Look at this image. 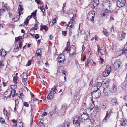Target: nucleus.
<instances>
[{"mask_svg": "<svg viewBox=\"0 0 127 127\" xmlns=\"http://www.w3.org/2000/svg\"><path fill=\"white\" fill-rule=\"evenodd\" d=\"M5 122L4 120L2 118L0 117V122L1 123H4Z\"/></svg>", "mask_w": 127, "mask_h": 127, "instance_id": "49", "label": "nucleus"}, {"mask_svg": "<svg viewBox=\"0 0 127 127\" xmlns=\"http://www.w3.org/2000/svg\"><path fill=\"white\" fill-rule=\"evenodd\" d=\"M35 37V38L38 39L39 37V35L38 34H36Z\"/></svg>", "mask_w": 127, "mask_h": 127, "instance_id": "64", "label": "nucleus"}, {"mask_svg": "<svg viewBox=\"0 0 127 127\" xmlns=\"http://www.w3.org/2000/svg\"><path fill=\"white\" fill-rule=\"evenodd\" d=\"M2 61H0V67L3 66V65L2 64Z\"/></svg>", "mask_w": 127, "mask_h": 127, "instance_id": "62", "label": "nucleus"}, {"mask_svg": "<svg viewBox=\"0 0 127 127\" xmlns=\"http://www.w3.org/2000/svg\"><path fill=\"white\" fill-rule=\"evenodd\" d=\"M111 69V66L109 65H107L106 68V70L108 72H109L110 73Z\"/></svg>", "mask_w": 127, "mask_h": 127, "instance_id": "37", "label": "nucleus"}, {"mask_svg": "<svg viewBox=\"0 0 127 127\" xmlns=\"http://www.w3.org/2000/svg\"><path fill=\"white\" fill-rule=\"evenodd\" d=\"M2 9L3 11H5V9H6L7 11H8V10H9V8H7V7L5 6H3L2 8Z\"/></svg>", "mask_w": 127, "mask_h": 127, "instance_id": "46", "label": "nucleus"}, {"mask_svg": "<svg viewBox=\"0 0 127 127\" xmlns=\"http://www.w3.org/2000/svg\"><path fill=\"white\" fill-rule=\"evenodd\" d=\"M79 119V122L80 123H85L86 120H84L83 119L80 118Z\"/></svg>", "mask_w": 127, "mask_h": 127, "instance_id": "48", "label": "nucleus"}, {"mask_svg": "<svg viewBox=\"0 0 127 127\" xmlns=\"http://www.w3.org/2000/svg\"><path fill=\"white\" fill-rule=\"evenodd\" d=\"M110 73L109 72H108L105 70L103 72V76L104 77L107 76L109 75Z\"/></svg>", "mask_w": 127, "mask_h": 127, "instance_id": "28", "label": "nucleus"}, {"mask_svg": "<svg viewBox=\"0 0 127 127\" xmlns=\"http://www.w3.org/2000/svg\"><path fill=\"white\" fill-rule=\"evenodd\" d=\"M12 93V91L9 89L7 90L4 93V98H6L7 97L9 98Z\"/></svg>", "mask_w": 127, "mask_h": 127, "instance_id": "10", "label": "nucleus"}, {"mask_svg": "<svg viewBox=\"0 0 127 127\" xmlns=\"http://www.w3.org/2000/svg\"><path fill=\"white\" fill-rule=\"evenodd\" d=\"M79 117L78 116H76L73 120V123L76 127H78L80 125L79 120Z\"/></svg>", "mask_w": 127, "mask_h": 127, "instance_id": "7", "label": "nucleus"}, {"mask_svg": "<svg viewBox=\"0 0 127 127\" xmlns=\"http://www.w3.org/2000/svg\"><path fill=\"white\" fill-rule=\"evenodd\" d=\"M107 107L106 105H103L102 106V108L103 109L105 110Z\"/></svg>", "mask_w": 127, "mask_h": 127, "instance_id": "59", "label": "nucleus"}, {"mask_svg": "<svg viewBox=\"0 0 127 127\" xmlns=\"http://www.w3.org/2000/svg\"><path fill=\"white\" fill-rule=\"evenodd\" d=\"M55 23V22H53L52 21V22H50L49 23V25H50L52 26L54 25Z\"/></svg>", "mask_w": 127, "mask_h": 127, "instance_id": "54", "label": "nucleus"}, {"mask_svg": "<svg viewBox=\"0 0 127 127\" xmlns=\"http://www.w3.org/2000/svg\"><path fill=\"white\" fill-rule=\"evenodd\" d=\"M126 50H124L123 49H122L118 51L117 53V54L118 56H120L123 54H124V53Z\"/></svg>", "mask_w": 127, "mask_h": 127, "instance_id": "25", "label": "nucleus"}, {"mask_svg": "<svg viewBox=\"0 0 127 127\" xmlns=\"http://www.w3.org/2000/svg\"><path fill=\"white\" fill-rule=\"evenodd\" d=\"M103 85V84L102 83H101L100 82H98L96 84V87L95 86L94 87V88L95 87V89H96L97 90H99V87H101V86L102 85Z\"/></svg>", "mask_w": 127, "mask_h": 127, "instance_id": "24", "label": "nucleus"}, {"mask_svg": "<svg viewBox=\"0 0 127 127\" xmlns=\"http://www.w3.org/2000/svg\"><path fill=\"white\" fill-rule=\"evenodd\" d=\"M92 96L94 98L99 97L101 95V92L100 90H95L92 93Z\"/></svg>", "mask_w": 127, "mask_h": 127, "instance_id": "4", "label": "nucleus"}, {"mask_svg": "<svg viewBox=\"0 0 127 127\" xmlns=\"http://www.w3.org/2000/svg\"><path fill=\"white\" fill-rule=\"evenodd\" d=\"M29 18V19H30V16H28V17L26 18V20L24 22V23L26 25H27L28 24V22L29 21V19L28 18Z\"/></svg>", "mask_w": 127, "mask_h": 127, "instance_id": "42", "label": "nucleus"}, {"mask_svg": "<svg viewBox=\"0 0 127 127\" xmlns=\"http://www.w3.org/2000/svg\"><path fill=\"white\" fill-rule=\"evenodd\" d=\"M23 9V8L22 7V6L19 5L18 9V12L19 14V18L20 16L21 15V12H22Z\"/></svg>", "mask_w": 127, "mask_h": 127, "instance_id": "22", "label": "nucleus"}, {"mask_svg": "<svg viewBox=\"0 0 127 127\" xmlns=\"http://www.w3.org/2000/svg\"><path fill=\"white\" fill-rule=\"evenodd\" d=\"M23 77H22V82L24 84H26V80H27V75L26 73H23Z\"/></svg>", "mask_w": 127, "mask_h": 127, "instance_id": "13", "label": "nucleus"}, {"mask_svg": "<svg viewBox=\"0 0 127 127\" xmlns=\"http://www.w3.org/2000/svg\"><path fill=\"white\" fill-rule=\"evenodd\" d=\"M102 83L103 84V87L104 88L103 93L106 96H108L109 95L111 92L110 89L107 88L106 87H105V85H106V87L109 86V82L108 81L106 82H104L103 81L102 82Z\"/></svg>", "mask_w": 127, "mask_h": 127, "instance_id": "2", "label": "nucleus"}, {"mask_svg": "<svg viewBox=\"0 0 127 127\" xmlns=\"http://www.w3.org/2000/svg\"><path fill=\"white\" fill-rule=\"evenodd\" d=\"M24 106L26 107H28L29 106V104H28L27 102H25L24 103Z\"/></svg>", "mask_w": 127, "mask_h": 127, "instance_id": "58", "label": "nucleus"}, {"mask_svg": "<svg viewBox=\"0 0 127 127\" xmlns=\"http://www.w3.org/2000/svg\"><path fill=\"white\" fill-rule=\"evenodd\" d=\"M22 42H19V47H20V48L21 49V48L22 47Z\"/></svg>", "mask_w": 127, "mask_h": 127, "instance_id": "57", "label": "nucleus"}, {"mask_svg": "<svg viewBox=\"0 0 127 127\" xmlns=\"http://www.w3.org/2000/svg\"><path fill=\"white\" fill-rule=\"evenodd\" d=\"M74 20V19L73 18H72L70 21L68 23V24L67 25V26L68 27L69 26V27L71 28H72L74 26L73 21Z\"/></svg>", "mask_w": 127, "mask_h": 127, "instance_id": "19", "label": "nucleus"}, {"mask_svg": "<svg viewBox=\"0 0 127 127\" xmlns=\"http://www.w3.org/2000/svg\"><path fill=\"white\" fill-rule=\"evenodd\" d=\"M99 3V0H94L93 2V4H94V6H96Z\"/></svg>", "mask_w": 127, "mask_h": 127, "instance_id": "31", "label": "nucleus"}, {"mask_svg": "<svg viewBox=\"0 0 127 127\" xmlns=\"http://www.w3.org/2000/svg\"><path fill=\"white\" fill-rule=\"evenodd\" d=\"M58 61L59 63H63L64 60V57L63 55H60L58 57Z\"/></svg>", "mask_w": 127, "mask_h": 127, "instance_id": "16", "label": "nucleus"}, {"mask_svg": "<svg viewBox=\"0 0 127 127\" xmlns=\"http://www.w3.org/2000/svg\"><path fill=\"white\" fill-rule=\"evenodd\" d=\"M40 127H44V125L42 123H41L40 124Z\"/></svg>", "mask_w": 127, "mask_h": 127, "instance_id": "63", "label": "nucleus"}, {"mask_svg": "<svg viewBox=\"0 0 127 127\" xmlns=\"http://www.w3.org/2000/svg\"><path fill=\"white\" fill-rule=\"evenodd\" d=\"M121 87L124 91H127V84L125 82H124L121 84Z\"/></svg>", "mask_w": 127, "mask_h": 127, "instance_id": "18", "label": "nucleus"}, {"mask_svg": "<svg viewBox=\"0 0 127 127\" xmlns=\"http://www.w3.org/2000/svg\"><path fill=\"white\" fill-rule=\"evenodd\" d=\"M114 65L115 71L117 70H119V68L121 69L122 68L123 64L121 61L117 60L115 62Z\"/></svg>", "mask_w": 127, "mask_h": 127, "instance_id": "3", "label": "nucleus"}, {"mask_svg": "<svg viewBox=\"0 0 127 127\" xmlns=\"http://www.w3.org/2000/svg\"><path fill=\"white\" fill-rule=\"evenodd\" d=\"M3 114L4 115H5L6 116H7V111L6 110H5V108H4L3 110Z\"/></svg>", "mask_w": 127, "mask_h": 127, "instance_id": "56", "label": "nucleus"}, {"mask_svg": "<svg viewBox=\"0 0 127 127\" xmlns=\"http://www.w3.org/2000/svg\"><path fill=\"white\" fill-rule=\"evenodd\" d=\"M18 98L16 99L15 101V106H17L18 104H19V101H18Z\"/></svg>", "mask_w": 127, "mask_h": 127, "instance_id": "50", "label": "nucleus"}, {"mask_svg": "<svg viewBox=\"0 0 127 127\" xmlns=\"http://www.w3.org/2000/svg\"><path fill=\"white\" fill-rule=\"evenodd\" d=\"M47 115V113L45 112H44L43 114H42L41 115L42 117H43L44 116H46Z\"/></svg>", "mask_w": 127, "mask_h": 127, "instance_id": "60", "label": "nucleus"}, {"mask_svg": "<svg viewBox=\"0 0 127 127\" xmlns=\"http://www.w3.org/2000/svg\"><path fill=\"white\" fill-rule=\"evenodd\" d=\"M120 125L124 126H126L127 125V120H123L122 122L120 123Z\"/></svg>", "mask_w": 127, "mask_h": 127, "instance_id": "26", "label": "nucleus"}, {"mask_svg": "<svg viewBox=\"0 0 127 127\" xmlns=\"http://www.w3.org/2000/svg\"><path fill=\"white\" fill-rule=\"evenodd\" d=\"M99 110L98 107H95L93 112L92 113V115L93 116H95L97 114V112Z\"/></svg>", "mask_w": 127, "mask_h": 127, "instance_id": "17", "label": "nucleus"}, {"mask_svg": "<svg viewBox=\"0 0 127 127\" xmlns=\"http://www.w3.org/2000/svg\"><path fill=\"white\" fill-rule=\"evenodd\" d=\"M18 79V78L17 76H14V79L13 82L15 83H16L17 82V80Z\"/></svg>", "mask_w": 127, "mask_h": 127, "instance_id": "44", "label": "nucleus"}, {"mask_svg": "<svg viewBox=\"0 0 127 127\" xmlns=\"http://www.w3.org/2000/svg\"><path fill=\"white\" fill-rule=\"evenodd\" d=\"M40 8L41 11H42L43 13V14H44L45 12V10L44 8V6H40Z\"/></svg>", "mask_w": 127, "mask_h": 127, "instance_id": "39", "label": "nucleus"}, {"mask_svg": "<svg viewBox=\"0 0 127 127\" xmlns=\"http://www.w3.org/2000/svg\"><path fill=\"white\" fill-rule=\"evenodd\" d=\"M31 62L32 61L31 60H30L28 61V63L27 64L28 66H30L31 65Z\"/></svg>", "mask_w": 127, "mask_h": 127, "instance_id": "61", "label": "nucleus"}, {"mask_svg": "<svg viewBox=\"0 0 127 127\" xmlns=\"http://www.w3.org/2000/svg\"><path fill=\"white\" fill-rule=\"evenodd\" d=\"M70 45V42H68L67 43L66 47L65 48V49L64 50V52L65 51H68V47Z\"/></svg>", "mask_w": 127, "mask_h": 127, "instance_id": "36", "label": "nucleus"}, {"mask_svg": "<svg viewBox=\"0 0 127 127\" xmlns=\"http://www.w3.org/2000/svg\"><path fill=\"white\" fill-rule=\"evenodd\" d=\"M56 87V86H54L52 88H51V90H52V91H54V92L55 93H57L58 91Z\"/></svg>", "mask_w": 127, "mask_h": 127, "instance_id": "40", "label": "nucleus"}, {"mask_svg": "<svg viewBox=\"0 0 127 127\" xmlns=\"http://www.w3.org/2000/svg\"><path fill=\"white\" fill-rule=\"evenodd\" d=\"M67 106L66 104L64 103L63 104L62 106V109L64 110L67 109Z\"/></svg>", "mask_w": 127, "mask_h": 127, "instance_id": "41", "label": "nucleus"}, {"mask_svg": "<svg viewBox=\"0 0 127 127\" xmlns=\"http://www.w3.org/2000/svg\"><path fill=\"white\" fill-rule=\"evenodd\" d=\"M75 63H76V66H77V67L78 68L80 67V65L79 63H78V61H77L76 60Z\"/></svg>", "mask_w": 127, "mask_h": 127, "instance_id": "53", "label": "nucleus"}, {"mask_svg": "<svg viewBox=\"0 0 127 127\" xmlns=\"http://www.w3.org/2000/svg\"><path fill=\"white\" fill-rule=\"evenodd\" d=\"M16 127H23L22 123L21 122H17L16 125Z\"/></svg>", "mask_w": 127, "mask_h": 127, "instance_id": "32", "label": "nucleus"}, {"mask_svg": "<svg viewBox=\"0 0 127 127\" xmlns=\"http://www.w3.org/2000/svg\"><path fill=\"white\" fill-rule=\"evenodd\" d=\"M117 88L116 86H115L113 87L110 90L111 92L113 93L115 92L117 90Z\"/></svg>", "mask_w": 127, "mask_h": 127, "instance_id": "29", "label": "nucleus"}, {"mask_svg": "<svg viewBox=\"0 0 127 127\" xmlns=\"http://www.w3.org/2000/svg\"><path fill=\"white\" fill-rule=\"evenodd\" d=\"M40 51V49H38L36 51V52L35 53V57L37 58L38 57H39L40 58H41V54L39 53Z\"/></svg>", "mask_w": 127, "mask_h": 127, "instance_id": "27", "label": "nucleus"}, {"mask_svg": "<svg viewBox=\"0 0 127 127\" xmlns=\"http://www.w3.org/2000/svg\"><path fill=\"white\" fill-rule=\"evenodd\" d=\"M95 16V11H92L89 12L88 14L87 18L89 20L93 23Z\"/></svg>", "mask_w": 127, "mask_h": 127, "instance_id": "5", "label": "nucleus"}, {"mask_svg": "<svg viewBox=\"0 0 127 127\" xmlns=\"http://www.w3.org/2000/svg\"><path fill=\"white\" fill-rule=\"evenodd\" d=\"M19 47L18 46V44L15 45L14 47V51H19Z\"/></svg>", "mask_w": 127, "mask_h": 127, "instance_id": "38", "label": "nucleus"}, {"mask_svg": "<svg viewBox=\"0 0 127 127\" xmlns=\"http://www.w3.org/2000/svg\"><path fill=\"white\" fill-rule=\"evenodd\" d=\"M6 54L5 51L4 49L0 50V55L4 57Z\"/></svg>", "mask_w": 127, "mask_h": 127, "instance_id": "23", "label": "nucleus"}, {"mask_svg": "<svg viewBox=\"0 0 127 127\" xmlns=\"http://www.w3.org/2000/svg\"><path fill=\"white\" fill-rule=\"evenodd\" d=\"M57 107L56 106H54L51 112H50V115L51 116L54 115L55 114L57 113Z\"/></svg>", "mask_w": 127, "mask_h": 127, "instance_id": "14", "label": "nucleus"}, {"mask_svg": "<svg viewBox=\"0 0 127 127\" xmlns=\"http://www.w3.org/2000/svg\"><path fill=\"white\" fill-rule=\"evenodd\" d=\"M82 108L84 110H85L87 109V107L86 106V104L85 103H83L82 104Z\"/></svg>", "mask_w": 127, "mask_h": 127, "instance_id": "34", "label": "nucleus"}, {"mask_svg": "<svg viewBox=\"0 0 127 127\" xmlns=\"http://www.w3.org/2000/svg\"><path fill=\"white\" fill-rule=\"evenodd\" d=\"M91 65L93 66H95L96 65V64L92 60H91Z\"/></svg>", "mask_w": 127, "mask_h": 127, "instance_id": "45", "label": "nucleus"}, {"mask_svg": "<svg viewBox=\"0 0 127 127\" xmlns=\"http://www.w3.org/2000/svg\"><path fill=\"white\" fill-rule=\"evenodd\" d=\"M91 60H90L89 59H87V61L85 64V66H88V64H89V63H90V64L91 63Z\"/></svg>", "mask_w": 127, "mask_h": 127, "instance_id": "43", "label": "nucleus"}, {"mask_svg": "<svg viewBox=\"0 0 127 127\" xmlns=\"http://www.w3.org/2000/svg\"><path fill=\"white\" fill-rule=\"evenodd\" d=\"M111 104L114 106L118 104L117 100L115 98L112 99L111 101Z\"/></svg>", "mask_w": 127, "mask_h": 127, "instance_id": "21", "label": "nucleus"}, {"mask_svg": "<svg viewBox=\"0 0 127 127\" xmlns=\"http://www.w3.org/2000/svg\"><path fill=\"white\" fill-rule=\"evenodd\" d=\"M41 29V30H44L46 31H47L48 30V28L46 26L44 25L42 26V25H41L40 26Z\"/></svg>", "mask_w": 127, "mask_h": 127, "instance_id": "30", "label": "nucleus"}, {"mask_svg": "<svg viewBox=\"0 0 127 127\" xmlns=\"http://www.w3.org/2000/svg\"><path fill=\"white\" fill-rule=\"evenodd\" d=\"M126 35V33L123 32L121 34H120L118 35V40L120 41L123 40L125 38Z\"/></svg>", "mask_w": 127, "mask_h": 127, "instance_id": "11", "label": "nucleus"}, {"mask_svg": "<svg viewBox=\"0 0 127 127\" xmlns=\"http://www.w3.org/2000/svg\"><path fill=\"white\" fill-rule=\"evenodd\" d=\"M103 32L104 34L107 37L109 35V34L108 32L107 31L106 29L103 28Z\"/></svg>", "mask_w": 127, "mask_h": 127, "instance_id": "35", "label": "nucleus"}, {"mask_svg": "<svg viewBox=\"0 0 127 127\" xmlns=\"http://www.w3.org/2000/svg\"><path fill=\"white\" fill-rule=\"evenodd\" d=\"M43 64V62L41 61H39L38 62V66H40Z\"/></svg>", "mask_w": 127, "mask_h": 127, "instance_id": "51", "label": "nucleus"}, {"mask_svg": "<svg viewBox=\"0 0 127 127\" xmlns=\"http://www.w3.org/2000/svg\"><path fill=\"white\" fill-rule=\"evenodd\" d=\"M76 47L74 45H71L69 48V53L70 56H72L76 53Z\"/></svg>", "mask_w": 127, "mask_h": 127, "instance_id": "6", "label": "nucleus"}, {"mask_svg": "<svg viewBox=\"0 0 127 127\" xmlns=\"http://www.w3.org/2000/svg\"><path fill=\"white\" fill-rule=\"evenodd\" d=\"M54 95V91H51L47 96V98L50 100H52L53 98Z\"/></svg>", "mask_w": 127, "mask_h": 127, "instance_id": "15", "label": "nucleus"}, {"mask_svg": "<svg viewBox=\"0 0 127 127\" xmlns=\"http://www.w3.org/2000/svg\"><path fill=\"white\" fill-rule=\"evenodd\" d=\"M93 40H94V42H95L96 40H97V38L96 37V36H95V38L94 37H93L91 39V41H93Z\"/></svg>", "mask_w": 127, "mask_h": 127, "instance_id": "52", "label": "nucleus"}, {"mask_svg": "<svg viewBox=\"0 0 127 127\" xmlns=\"http://www.w3.org/2000/svg\"><path fill=\"white\" fill-rule=\"evenodd\" d=\"M98 47V52L99 53H100L101 55H104L106 53L104 49H99V47L97 46Z\"/></svg>", "mask_w": 127, "mask_h": 127, "instance_id": "20", "label": "nucleus"}, {"mask_svg": "<svg viewBox=\"0 0 127 127\" xmlns=\"http://www.w3.org/2000/svg\"><path fill=\"white\" fill-rule=\"evenodd\" d=\"M36 13L35 12H33L31 13V15L30 16V19H31L32 17V16H33V17L36 16Z\"/></svg>", "mask_w": 127, "mask_h": 127, "instance_id": "47", "label": "nucleus"}, {"mask_svg": "<svg viewBox=\"0 0 127 127\" xmlns=\"http://www.w3.org/2000/svg\"><path fill=\"white\" fill-rule=\"evenodd\" d=\"M126 3V0H118L117 2V5L119 7L124 6Z\"/></svg>", "mask_w": 127, "mask_h": 127, "instance_id": "8", "label": "nucleus"}, {"mask_svg": "<svg viewBox=\"0 0 127 127\" xmlns=\"http://www.w3.org/2000/svg\"><path fill=\"white\" fill-rule=\"evenodd\" d=\"M112 112L111 109H109L107 112V113L105 117L103 120V122H106L108 120V119L111 116V114L112 113Z\"/></svg>", "mask_w": 127, "mask_h": 127, "instance_id": "9", "label": "nucleus"}, {"mask_svg": "<svg viewBox=\"0 0 127 127\" xmlns=\"http://www.w3.org/2000/svg\"><path fill=\"white\" fill-rule=\"evenodd\" d=\"M102 8L103 9L101 12V16L103 18H108L109 16L108 13H111L115 7L111 2L109 1H106L102 3Z\"/></svg>", "mask_w": 127, "mask_h": 127, "instance_id": "1", "label": "nucleus"}, {"mask_svg": "<svg viewBox=\"0 0 127 127\" xmlns=\"http://www.w3.org/2000/svg\"><path fill=\"white\" fill-rule=\"evenodd\" d=\"M62 34L64 36L66 35V31H62Z\"/></svg>", "mask_w": 127, "mask_h": 127, "instance_id": "55", "label": "nucleus"}, {"mask_svg": "<svg viewBox=\"0 0 127 127\" xmlns=\"http://www.w3.org/2000/svg\"><path fill=\"white\" fill-rule=\"evenodd\" d=\"M63 71V68L62 67V66H60L58 68L57 71V73H60L62 72Z\"/></svg>", "mask_w": 127, "mask_h": 127, "instance_id": "33", "label": "nucleus"}, {"mask_svg": "<svg viewBox=\"0 0 127 127\" xmlns=\"http://www.w3.org/2000/svg\"><path fill=\"white\" fill-rule=\"evenodd\" d=\"M79 118L83 119L86 120V121L89 120V116L87 114L85 113L82 114L79 117Z\"/></svg>", "mask_w": 127, "mask_h": 127, "instance_id": "12", "label": "nucleus"}]
</instances>
